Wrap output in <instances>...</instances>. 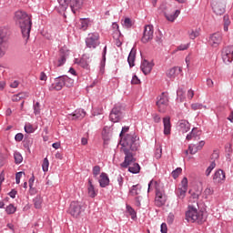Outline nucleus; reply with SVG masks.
<instances>
[{"instance_id": "f257e3e1", "label": "nucleus", "mask_w": 233, "mask_h": 233, "mask_svg": "<svg viewBox=\"0 0 233 233\" xmlns=\"http://www.w3.org/2000/svg\"><path fill=\"white\" fill-rule=\"evenodd\" d=\"M121 143L122 151L125 154V160L120 164V167L122 168H128V172H131V174H139L141 167L136 163V157H134V154L132 153L139 150V137L135 132H131L124 137Z\"/></svg>"}, {"instance_id": "f03ea898", "label": "nucleus", "mask_w": 233, "mask_h": 233, "mask_svg": "<svg viewBox=\"0 0 233 233\" xmlns=\"http://www.w3.org/2000/svg\"><path fill=\"white\" fill-rule=\"evenodd\" d=\"M15 21L21 28L23 37L28 39L30 37V30H32V19H30V16L25 11H16Z\"/></svg>"}, {"instance_id": "7ed1b4c3", "label": "nucleus", "mask_w": 233, "mask_h": 233, "mask_svg": "<svg viewBox=\"0 0 233 233\" xmlns=\"http://www.w3.org/2000/svg\"><path fill=\"white\" fill-rule=\"evenodd\" d=\"M186 219L188 223H198L201 225L207 221V217L205 213L201 210H198V202L197 206L189 205L187 211L186 212Z\"/></svg>"}, {"instance_id": "20e7f679", "label": "nucleus", "mask_w": 233, "mask_h": 233, "mask_svg": "<svg viewBox=\"0 0 233 233\" xmlns=\"http://www.w3.org/2000/svg\"><path fill=\"white\" fill-rule=\"evenodd\" d=\"M58 3L63 10H66L70 5L73 14H76L77 10H81L83 6V0H58Z\"/></svg>"}, {"instance_id": "39448f33", "label": "nucleus", "mask_w": 233, "mask_h": 233, "mask_svg": "<svg viewBox=\"0 0 233 233\" xmlns=\"http://www.w3.org/2000/svg\"><path fill=\"white\" fill-rule=\"evenodd\" d=\"M101 45L99 41V33H90L86 38V46L87 48H97Z\"/></svg>"}, {"instance_id": "423d86ee", "label": "nucleus", "mask_w": 233, "mask_h": 233, "mask_svg": "<svg viewBox=\"0 0 233 233\" xmlns=\"http://www.w3.org/2000/svg\"><path fill=\"white\" fill-rule=\"evenodd\" d=\"M221 57L225 65H230L233 61V46L223 47L221 51Z\"/></svg>"}, {"instance_id": "0eeeda50", "label": "nucleus", "mask_w": 233, "mask_h": 233, "mask_svg": "<svg viewBox=\"0 0 233 233\" xmlns=\"http://www.w3.org/2000/svg\"><path fill=\"white\" fill-rule=\"evenodd\" d=\"M157 106L158 112H165L167 110V106H168V93H162L157 96Z\"/></svg>"}, {"instance_id": "6e6552de", "label": "nucleus", "mask_w": 233, "mask_h": 233, "mask_svg": "<svg viewBox=\"0 0 233 233\" xmlns=\"http://www.w3.org/2000/svg\"><path fill=\"white\" fill-rule=\"evenodd\" d=\"M68 212L73 218H79L81 212H83V206L77 201L71 202Z\"/></svg>"}, {"instance_id": "1a4fd4ad", "label": "nucleus", "mask_w": 233, "mask_h": 233, "mask_svg": "<svg viewBox=\"0 0 233 233\" xmlns=\"http://www.w3.org/2000/svg\"><path fill=\"white\" fill-rule=\"evenodd\" d=\"M154 39V25H147L144 28L142 43H148Z\"/></svg>"}, {"instance_id": "9d476101", "label": "nucleus", "mask_w": 233, "mask_h": 233, "mask_svg": "<svg viewBox=\"0 0 233 233\" xmlns=\"http://www.w3.org/2000/svg\"><path fill=\"white\" fill-rule=\"evenodd\" d=\"M123 118V113L121 112L120 106H115L109 115V119L112 121V123H119L121 119Z\"/></svg>"}, {"instance_id": "9b49d317", "label": "nucleus", "mask_w": 233, "mask_h": 233, "mask_svg": "<svg viewBox=\"0 0 233 233\" xmlns=\"http://www.w3.org/2000/svg\"><path fill=\"white\" fill-rule=\"evenodd\" d=\"M6 41H8V35L6 34V29H0V57H3L5 54Z\"/></svg>"}, {"instance_id": "f8f14e48", "label": "nucleus", "mask_w": 233, "mask_h": 233, "mask_svg": "<svg viewBox=\"0 0 233 233\" xmlns=\"http://www.w3.org/2000/svg\"><path fill=\"white\" fill-rule=\"evenodd\" d=\"M226 2L225 0L219 1V2H213L212 4V9L214 14L217 15H223L225 14V8H226Z\"/></svg>"}, {"instance_id": "ddd939ff", "label": "nucleus", "mask_w": 233, "mask_h": 233, "mask_svg": "<svg viewBox=\"0 0 233 233\" xmlns=\"http://www.w3.org/2000/svg\"><path fill=\"white\" fill-rule=\"evenodd\" d=\"M165 203H167V195H165V191H161L157 188L156 198H155L156 207H163Z\"/></svg>"}, {"instance_id": "4468645a", "label": "nucleus", "mask_w": 233, "mask_h": 233, "mask_svg": "<svg viewBox=\"0 0 233 233\" xmlns=\"http://www.w3.org/2000/svg\"><path fill=\"white\" fill-rule=\"evenodd\" d=\"M221 41H223V36L221 33H215L209 37V45L214 48H218L219 45H221Z\"/></svg>"}, {"instance_id": "2eb2a0df", "label": "nucleus", "mask_w": 233, "mask_h": 233, "mask_svg": "<svg viewBox=\"0 0 233 233\" xmlns=\"http://www.w3.org/2000/svg\"><path fill=\"white\" fill-rule=\"evenodd\" d=\"M187 141H199L201 139V130L198 129V127H194L189 134L186 137Z\"/></svg>"}, {"instance_id": "dca6fc26", "label": "nucleus", "mask_w": 233, "mask_h": 233, "mask_svg": "<svg viewBox=\"0 0 233 233\" xmlns=\"http://www.w3.org/2000/svg\"><path fill=\"white\" fill-rule=\"evenodd\" d=\"M154 64L148 62L147 59H144L141 63L140 68L145 76H148L152 72Z\"/></svg>"}, {"instance_id": "f3484780", "label": "nucleus", "mask_w": 233, "mask_h": 233, "mask_svg": "<svg viewBox=\"0 0 233 233\" xmlns=\"http://www.w3.org/2000/svg\"><path fill=\"white\" fill-rule=\"evenodd\" d=\"M63 86H65V83L61 76H58L55 79V82L49 86V90H63Z\"/></svg>"}, {"instance_id": "a211bd4d", "label": "nucleus", "mask_w": 233, "mask_h": 233, "mask_svg": "<svg viewBox=\"0 0 233 233\" xmlns=\"http://www.w3.org/2000/svg\"><path fill=\"white\" fill-rule=\"evenodd\" d=\"M98 183L101 188H106V187H108V185H110V178L108 177V175L105 172L101 173Z\"/></svg>"}, {"instance_id": "6ab92c4d", "label": "nucleus", "mask_w": 233, "mask_h": 233, "mask_svg": "<svg viewBox=\"0 0 233 233\" xmlns=\"http://www.w3.org/2000/svg\"><path fill=\"white\" fill-rule=\"evenodd\" d=\"M181 72H183V69L181 67L176 66L169 69L167 73V76L169 77V79H176V77H177Z\"/></svg>"}, {"instance_id": "aec40b11", "label": "nucleus", "mask_w": 233, "mask_h": 233, "mask_svg": "<svg viewBox=\"0 0 233 233\" xmlns=\"http://www.w3.org/2000/svg\"><path fill=\"white\" fill-rule=\"evenodd\" d=\"M164 125V135L170 136V132L172 130V124H170V116H166L163 118Z\"/></svg>"}, {"instance_id": "412c9836", "label": "nucleus", "mask_w": 233, "mask_h": 233, "mask_svg": "<svg viewBox=\"0 0 233 233\" xmlns=\"http://www.w3.org/2000/svg\"><path fill=\"white\" fill-rule=\"evenodd\" d=\"M225 171H223L222 169H218L215 172L213 176V181L215 183H222L223 181H225Z\"/></svg>"}, {"instance_id": "4be33fe9", "label": "nucleus", "mask_w": 233, "mask_h": 233, "mask_svg": "<svg viewBox=\"0 0 233 233\" xmlns=\"http://www.w3.org/2000/svg\"><path fill=\"white\" fill-rule=\"evenodd\" d=\"M87 196L89 198H96L97 196V191L96 190V187H94V184L92 183V179H88L87 182Z\"/></svg>"}, {"instance_id": "5701e85b", "label": "nucleus", "mask_w": 233, "mask_h": 233, "mask_svg": "<svg viewBox=\"0 0 233 233\" xmlns=\"http://www.w3.org/2000/svg\"><path fill=\"white\" fill-rule=\"evenodd\" d=\"M178 127H179L180 132H182L183 134L190 130V123H188V121L187 120H180L178 122Z\"/></svg>"}, {"instance_id": "b1692460", "label": "nucleus", "mask_w": 233, "mask_h": 233, "mask_svg": "<svg viewBox=\"0 0 233 233\" xmlns=\"http://www.w3.org/2000/svg\"><path fill=\"white\" fill-rule=\"evenodd\" d=\"M86 116L85 109H76L73 115H70V119H83Z\"/></svg>"}, {"instance_id": "393cba45", "label": "nucleus", "mask_w": 233, "mask_h": 233, "mask_svg": "<svg viewBox=\"0 0 233 233\" xmlns=\"http://www.w3.org/2000/svg\"><path fill=\"white\" fill-rule=\"evenodd\" d=\"M179 14H181V11L177 9L174 12V14L165 13V17L167 21L174 23V21H176V19H177V17H179Z\"/></svg>"}, {"instance_id": "a878e982", "label": "nucleus", "mask_w": 233, "mask_h": 233, "mask_svg": "<svg viewBox=\"0 0 233 233\" xmlns=\"http://www.w3.org/2000/svg\"><path fill=\"white\" fill-rule=\"evenodd\" d=\"M88 26H90V19L81 18L80 25H79L80 30H83V32H85L88 29Z\"/></svg>"}, {"instance_id": "bb28decb", "label": "nucleus", "mask_w": 233, "mask_h": 233, "mask_svg": "<svg viewBox=\"0 0 233 233\" xmlns=\"http://www.w3.org/2000/svg\"><path fill=\"white\" fill-rule=\"evenodd\" d=\"M135 61H136V50L135 49H131L129 56L127 57V63L130 66V68H132V66H135Z\"/></svg>"}, {"instance_id": "cd10ccee", "label": "nucleus", "mask_w": 233, "mask_h": 233, "mask_svg": "<svg viewBox=\"0 0 233 233\" xmlns=\"http://www.w3.org/2000/svg\"><path fill=\"white\" fill-rule=\"evenodd\" d=\"M68 55L64 53L63 51H60L59 58L57 60L56 66H63L65 63H66V57Z\"/></svg>"}, {"instance_id": "c85d7f7f", "label": "nucleus", "mask_w": 233, "mask_h": 233, "mask_svg": "<svg viewBox=\"0 0 233 233\" xmlns=\"http://www.w3.org/2000/svg\"><path fill=\"white\" fill-rule=\"evenodd\" d=\"M61 77L64 83V86H66L67 88L74 86V79L68 77L67 76H62Z\"/></svg>"}, {"instance_id": "c756f323", "label": "nucleus", "mask_w": 233, "mask_h": 233, "mask_svg": "<svg viewBox=\"0 0 233 233\" xmlns=\"http://www.w3.org/2000/svg\"><path fill=\"white\" fill-rule=\"evenodd\" d=\"M130 196H139L141 194V187L139 184L131 187L129 191Z\"/></svg>"}, {"instance_id": "7c9ffc66", "label": "nucleus", "mask_w": 233, "mask_h": 233, "mask_svg": "<svg viewBox=\"0 0 233 233\" xmlns=\"http://www.w3.org/2000/svg\"><path fill=\"white\" fill-rule=\"evenodd\" d=\"M187 190H188V189H185L183 187H178L176 190V194H177V198L179 199H185V196H187Z\"/></svg>"}, {"instance_id": "2f4dec72", "label": "nucleus", "mask_w": 233, "mask_h": 233, "mask_svg": "<svg viewBox=\"0 0 233 233\" xmlns=\"http://www.w3.org/2000/svg\"><path fill=\"white\" fill-rule=\"evenodd\" d=\"M34 206L35 208H41V205L43 203V198H41V196H36L34 199Z\"/></svg>"}, {"instance_id": "473e14b6", "label": "nucleus", "mask_w": 233, "mask_h": 233, "mask_svg": "<svg viewBox=\"0 0 233 233\" xmlns=\"http://www.w3.org/2000/svg\"><path fill=\"white\" fill-rule=\"evenodd\" d=\"M88 63L89 61L86 60V56H83V57L79 61L80 66H82V68H86V70H88L89 68Z\"/></svg>"}, {"instance_id": "72a5a7b5", "label": "nucleus", "mask_w": 233, "mask_h": 233, "mask_svg": "<svg viewBox=\"0 0 233 233\" xmlns=\"http://www.w3.org/2000/svg\"><path fill=\"white\" fill-rule=\"evenodd\" d=\"M163 154V148H161L160 145L156 146V150H155V157L156 159H161V156Z\"/></svg>"}, {"instance_id": "f704fd0d", "label": "nucleus", "mask_w": 233, "mask_h": 233, "mask_svg": "<svg viewBox=\"0 0 233 233\" xmlns=\"http://www.w3.org/2000/svg\"><path fill=\"white\" fill-rule=\"evenodd\" d=\"M224 32H228V26H230V18L228 15H224Z\"/></svg>"}, {"instance_id": "c9c22d12", "label": "nucleus", "mask_w": 233, "mask_h": 233, "mask_svg": "<svg viewBox=\"0 0 233 233\" xmlns=\"http://www.w3.org/2000/svg\"><path fill=\"white\" fill-rule=\"evenodd\" d=\"M216 168V161H212L208 167L206 169V176L208 177L212 174V170Z\"/></svg>"}, {"instance_id": "e433bc0d", "label": "nucleus", "mask_w": 233, "mask_h": 233, "mask_svg": "<svg viewBox=\"0 0 233 233\" xmlns=\"http://www.w3.org/2000/svg\"><path fill=\"white\" fill-rule=\"evenodd\" d=\"M127 210L128 214L131 216L132 219H136V218H137L136 210L129 205L127 206Z\"/></svg>"}, {"instance_id": "4c0bfd02", "label": "nucleus", "mask_w": 233, "mask_h": 233, "mask_svg": "<svg viewBox=\"0 0 233 233\" xmlns=\"http://www.w3.org/2000/svg\"><path fill=\"white\" fill-rule=\"evenodd\" d=\"M181 172H183V169L181 167H177L175 170L172 171L171 176L174 179H177Z\"/></svg>"}, {"instance_id": "58836bf2", "label": "nucleus", "mask_w": 233, "mask_h": 233, "mask_svg": "<svg viewBox=\"0 0 233 233\" xmlns=\"http://www.w3.org/2000/svg\"><path fill=\"white\" fill-rule=\"evenodd\" d=\"M179 188H184L186 190H188V178H187V177H185L182 181L181 184L178 187Z\"/></svg>"}, {"instance_id": "ea45409f", "label": "nucleus", "mask_w": 233, "mask_h": 233, "mask_svg": "<svg viewBox=\"0 0 233 233\" xmlns=\"http://www.w3.org/2000/svg\"><path fill=\"white\" fill-rule=\"evenodd\" d=\"M189 39H196V37H199V31L198 30H189L188 31Z\"/></svg>"}, {"instance_id": "a19ab883", "label": "nucleus", "mask_w": 233, "mask_h": 233, "mask_svg": "<svg viewBox=\"0 0 233 233\" xmlns=\"http://www.w3.org/2000/svg\"><path fill=\"white\" fill-rule=\"evenodd\" d=\"M15 157V162L16 163V165H19V163H23V156H21V153L16 152L14 155Z\"/></svg>"}, {"instance_id": "79ce46f5", "label": "nucleus", "mask_w": 233, "mask_h": 233, "mask_svg": "<svg viewBox=\"0 0 233 233\" xmlns=\"http://www.w3.org/2000/svg\"><path fill=\"white\" fill-rule=\"evenodd\" d=\"M50 166V162H48V158H44L42 164V169L44 172H48V167Z\"/></svg>"}, {"instance_id": "37998d69", "label": "nucleus", "mask_w": 233, "mask_h": 233, "mask_svg": "<svg viewBox=\"0 0 233 233\" xmlns=\"http://www.w3.org/2000/svg\"><path fill=\"white\" fill-rule=\"evenodd\" d=\"M192 110H201L203 108H207V106H203V104L195 103L191 105Z\"/></svg>"}, {"instance_id": "c03bdc74", "label": "nucleus", "mask_w": 233, "mask_h": 233, "mask_svg": "<svg viewBox=\"0 0 233 233\" xmlns=\"http://www.w3.org/2000/svg\"><path fill=\"white\" fill-rule=\"evenodd\" d=\"M25 131L26 132V134H33V132H35V129L31 124H26L25 126Z\"/></svg>"}, {"instance_id": "a18cd8bd", "label": "nucleus", "mask_w": 233, "mask_h": 233, "mask_svg": "<svg viewBox=\"0 0 233 233\" xmlns=\"http://www.w3.org/2000/svg\"><path fill=\"white\" fill-rule=\"evenodd\" d=\"M177 99H180V101H183L185 99V92L183 88H179L177 91Z\"/></svg>"}, {"instance_id": "49530a36", "label": "nucleus", "mask_w": 233, "mask_h": 233, "mask_svg": "<svg viewBox=\"0 0 233 233\" xmlns=\"http://www.w3.org/2000/svg\"><path fill=\"white\" fill-rule=\"evenodd\" d=\"M6 214H15V207L14 205L10 204L5 208Z\"/></svg>"}, {"instance_id": "de8ad7c7", "label": "nucleus", "mask_w": 233, "mask_h": 233, "mask_svg": "<svg viewBox=\"0 0 233 233\" xmlns=\"http://www.w3.org/2000/svg\"><path fill=\"white\" fill-rule=\"evenodd\" d=\"M100 173H101V167L95 166L93 167V176H94V177H97V176H99Z\"/></svg>"}, {"instance_id": "09e8293b", "label": "nucleus", "mask_w": 233, "mask_h": 233, "mask_svg": "<svg viewBox=\"0 0 233 233\" xmlns=\"http://www.w3.org/2000/svg\"><path fill=\"white\" fill-rule=\"evenodd\" d=\"M204 194H205V198L207 199V198H208V196H212L214 194V189L212 187H207L204 190Z\"/></svg>"}, {"instance_id": "8fccbe9b", "label": "nucleus", "mask_w": 233, "mask_h": 233, "mask_svg": "<svg viewBox=\"0 0 233 233\" xmlns=\"http://www.w3.org/2000/svg\"><path fill=\"white\" fill-rule=\"evenodd\" d=\"M123 25L126 28H132V20L130 18H125Z\"/></svg>"}, {"instance_id": "3c124183", "label": "nucleus", "mask_w": 233, "mask_h": 233, "mask_svg": "<svg viewBox=\"0 0 233 233\" xmlns=\"http://www.w3.org/2000/svg\"><path fill=\"white\" fill-rule=\"evenodd\" d=\"M188 150L191 155L198 154V147H196V145L192 144L188 146Z\"/></svg>"}, {"instance_id": "603ef678", "label": "nucleus", "mask_w": 233, "mask_h": 233, "mask_svg": "<svg viewBox=\"0 0 233 233\" xmlns=\"http://www.w3.org/2000/svg\"><path fill=\"white\" fill-rule=\"evenodd\" d=\"M40 104L39 102H36L35 105H34V112L35 114V116L41 114V108H40Z\"/></svg>"}, {"instance_id": "864d4df0", "label": "nucleus", "mask_w": 233, "mask_h": 233, "mask_svg": "<svg viewBox=\"0 0 233 233\" xmlns=\"http://www.w3.org/2000/svg\"><path fill=\"white\" fill-rule=\"evenodd\" d=\"M23 174H25L24 172H17L15 174V183L16 185H19V183H21V177H23Z\"/></svg>"}, {"instance_id": "5fc2aeb1", "label": "nucleus", "mask_w": 233, "mask_h": 233, "mask_svg": "<svg viewBox=\"0 0 233 233\" xmlns=\"http://www.w3.org/2000/svg\"><path fill=\"white\" fill-rule=\"evenodd\" d=\"M24 97H25V95L23 93H19L13 96V101H21V99H23Z\"/></svg>"}, {"instance_id": "6e6d98bb", "label": "nucleus", "mask_w": 233, "mask_h": 233, "mask_svg": "<svg viewBox=\"0 0 233 233\" xmlns=\"http://www.w3.org/2000/svg\"><path fill=\"white\" fill-rule=\"evenodd\" d=\"M116 35H117V37L115 38V43H116V46L119 47L123 45V42L121 41V35H119V34H118Z\"/></svg>"}, {"instance_id": "4d7b16f0", "label": "nucleus", "mask_w": 233, "mask_h": 233, "mask_svg": "<svg viewBox=\"0 0 233 233\" xmlns=\"http://www.w3.org/2000/svg\"><path fill=\"white\" fill-rule=\"evenodd\" d=\"M113 28H115V34L116 35H117L119 34V35H121V32L119 31V25H117V23H113Z\"/></svg>"}, {"instance_id": "13d9d810", "label": "nucleus", "mask_w": 233, "mask_h": 233, "mask_svg": "<svg viewBox=\"0 0 233 233\" xmlns=\"http://www.w3.org/2000/svg\"><path fill=\"white\" fill-rule=\"evenodd\" d=\"M132 85H139L141 83V80L137 77V76H134L131 80Z\"/></svg>"}, {"instance_id": "bf43d9fd", "label": "nucleus", "mask_w": 233, "mask_h": 233, "mask_svg": "<svg viewBox=\"0 0 233 233\" xmlns=\"http://www.w3.org/2000/svg\"><path fill=\"white\" fill-rule=\"evenodd\" d=\"M23 137H25V136L23 135V133H17L15 137V141H21L23 139Z\"/></svg>"}, {"instance_id": "052dcab7", "label": "nucleus", "mask_w": 233, "mask_h": 233, "mask_svg": "<svg viewBox=\"0 0 233 233\" xmlns=\"http://www.w3.org/2000/svg\"><path fill=\"white\" fill-rule=\"evenodd\" d=\"M189 45L188 44H182L177 46V50H187L188 48Z\"/></svg>"}, {"instance_id": "680f3d73", "label": "nucleus", "mask_w": 233, "mask_h": 233, "mask_svg": "<svg viewBox=\"0 0 233 233\" xmlns=\"http://www.w3.org/2000/svg\"><path fill=\"white\" fill-rule=\"evenodd\" d=\"M9 196H10V198H12L13 199H15V196H17V190L12 189V190L9 192Z\"/></svg>"}, {"instance_id": "e2e57ef3", "label": "nucleus", "mask_w": 233, "mask_h": 233, "mask_svg": "<svg viewBox=\"0 0 233 233\" xmlns=\"http://www.w3.org/2000/svg\"><path fill=\"white\" fill-rule=\"evenodd\" d=\"M160 230L162 233H167V224L165 223H162L161 226H160Z\"/></svg>"}, {"instance_id": "0e129e2a", "label": "nucleus", "mask_w": 233, "mask_h": 233, "mask_svg": "<svg viewBox=\"0 0 233 233\" xmlns=\"http://www.w3.org/2000/svg\"><path fill=\"white\" fill-rule=\"evenodd\" d=\"M174 215L172 213H169L168 217H167V223H174Z\"/></svg>"}, {"instance_id": "69168bd1", "label": "nucleus", "mask_w": 233, "mask_h": 233, "mask_svg": "<svg viewBox=\"0 0 233 233\" xmlns=\"http://www.w3.org/2000/svg\"><path fill=\"white\" fill-rule=\"evenodd\" d=\"M129 129H130V127H122V131L120 133V137H123V135L126 134V132H127Z\"/></svg>"}, {"instance_id": "338daca9", "label": "nucleus", "mask_w": 233, "mask_h": 233, "mask_svg": "<svg viewBox=\"0 0 233 233\" xmlns=\"http://www.w3.org/2000/svg\"><path fill=\"white\" fill-rule=\"evenodd\" d=\"M192 97H194V90L189 89V90L187 91V98H188V99H192Z\"/></svg>"}, {"instance_id": "774afa93", "label": "nucleus", "mask_w": 233, "mask_h": 233, "mask_svg": "<svg viewBox=\"0 0 233 233\" xmlns=\"http://www.w3.org/2000/svg\"><path fill=\"white\" fill-rule=\"evenodd\" d=\"M117 182L119 187H123V177L121 175L117 176Z\"/></svg>"}]
</instances>
